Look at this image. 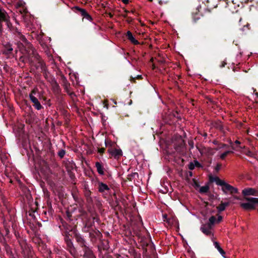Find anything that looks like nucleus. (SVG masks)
I'll return each mask as SVG.
<instances>
[{
    "label": "nucleus",
    "mask_w": 258,
    "mask_h": 258,
    "mask_svg": "<svg viewBox=\"0 0 258 258\" xmlns=\"http://www.w3.org/2000/svg\"><path fill=\"white\" fill-rule=\"evenodd\" d=\"M207 223L213 228L214 225L217 223L216 217L214 216L210 217Z\"/></svg>",
    "instance_id": "2eb2a0df"
},
{
    "label": "nucleus",
    "mask_w": 258,
    "mask_h": 258,
    "mask_svg": "<svg viewBox=\"0 0 258 258\" xmlns=\"http://www.w3.org/2000/svg\"><path fill=\"white\" fill-rule=\"evenodd\" d=\"M256 190L252 188H245L242 190V194L244 196L256 195Z\"/></svg>",
    "instance_id": "9d476101"
},
{
    "label": "nucleus",
    "mask_w": 258,
    "mask_h": 258,
    "mask_svg": "<svg viewBox=\"0 0 258 258\" xmlns=\"http://www.w3.org/2000/svg\"><path fill=\"white\" fill-rule=\"evenodd\" d=\"M230 153H233L232 151H229V150H227V151H226L225 152H224V153H222L220 155V158L221 159H224L227 156V155Z\"/></svg>",
    "instance_id": "6ab92c4d"
},
{
    "label": "nucleus",
    "mask_w": 258,
    "mask_h": 258,
    "mask_svg": "<svg viewBox=\"0 0 258 258\" xmlns=\"http://www.w3.org/2000/svg\"><path fill=\"white\" fill-rule=\"evenodd\" d=\"M207 150L208 152H209L210 151H211V149H210V148H208V149H207Z\"/></svg>",
    "instance_id": "a18cd8bd"
},
{
    "label": "nucleus",
    "mask_w": 258,
    "mask_h": 258,
    "mask_svg": "<svg viewBox=\"0 0 258 258\" xmlns=\"http://www.w3.org/2000/svg\"><path fill=\"white\" fill-rule=\"evenodd\" d=\"M28 214H29V216L27 215V222L30 223V226L31 227V225L30 220H31V213L30 211H29Z\"/></svg>",
    "instance_id": "5701e85b"
},
{
    "label": "nucleus",
    "mask_w": 258,
    "mask_h": 258,
    "mask_svg": "<svg viewBox=\"0 0 258 258\" xmlns=\"http://www.w3.org/2000/svg\"><path fill=\"white\" fill-rule=\"evenodd\" d=\"M241 20H242V19H241V18H240L239 20V22H241Z\"/></svg>",
    "instance_id": "49530a36"
},
{
    "label": "nucleus",
    "mask_w": 258,
    "mask_h": 258,
    "mask_svg": "<svg viewBox=\"0 0 258 258\" xmlns=\"http://www.w3.org/2000/svg\"><path fill=\"white\" fill-rule=\"evenodd\" d=\"M33 105L37 110H40L42 108V105L38 99L34 97H33Z\"/></svg>",
    "instance_id": "4468645a"
},
{
    "label": "nucleus",
    "mask_w": 258,
    "mask_h": 258,
    "mask_svg": "<svg viewBox=\"0 0 258 258\" xmlns=\"http://www.w3.org/2000/svg\"><path fill=\"white\" fill-rule=\"evenodd\" d=\"M214 181L216 182L218 185L221 186L222 187L224 185L225 182L224 180L220 179L219 177H215L214 179Z\"/></svg>",
    "instance_id": "dca6fc26"
},
{
    "label": "nucleus",
    "mask_w": 258,
    "mask_h": 258,
    "mask_svg": "<svg viewBox=\"0 0 258 258\" xmlns=\"http://www.w3.org/2000/svg\"><path fill=\"white\" fill-rule=\"evenodd\" d=\"M238 148H239L240 149H243L244 148V146L243 147H242V146H238Z\"/></svg>",
    "instance_id": "79ce46f5"
},
{
    "label": "nucleus",
    "mask_w": 258,
    "mask_h": 258,
    "mask_svg": "<svg viewBox=\"0 0 258 258\" xmlns=\"http://www.w3.org/2000/svg\"><path fill=\"white\" fill-rule=\"evenodd\" d=\"M222 190L225 194H227V192H230V194H236L238 192V189L231 186V185L225 183L224 185L222 187Z\"/></svg>",
    "instance_id": "39448f33"
},
{
    "label": "nucleus",
    "mask_w": 258,
    "mask_h": 258,
    "mask_svg": "<svg viewBox=\"0 0 258 258\" xmlns=\"http://www.w3.org/2000/svg\"><path fill=\"white\" fill-rule=\"evenodd\" d=\"M213 227L208 223L202 224L201 226L200 230L206 235H213L212 232Z\"/></svg>",
    "instance_id": "20e7f679"
},
{
    "label": "nucleus",
    "mask_w": 258,
    "mask_h": 258,
    "mask_svg": "<svg viewBox=\"0 0 258 258\" xmlns=\"http://www.w3.org/2000/svg\"><path fill=\"white\" fill-rule=\"evenodd\" d=\"M74 9L79 11L82 16H84L86 14V13H87L85 9L80 8L77 6H75Z\"/></svg>",
    "instance_id": "a211bd4d"
},
{
    "label": "nucleus",
    "mask_w": 258,
    "mask_h": 258,
    "mask_svg": "<svg viewBox=\"0 0 258 258\" xmlns=\"http://www.w3.org/2000/svg\"><path fill=\"white\" fill-rule=\"evenodd\" d=\"M104 151H105V149L104 148H101L98 149V152L100 154H102V153H103L104 152Z\"/></svg>",
    "instance_id": "c85d7f7f"
},
{
    "label": "nucleus",
    "mask_w": 258,
    "mask_h": 258,
    "mask_svg": "<svg viewBox=\"0 0 258 258\" xmlns=\"http://www.w3.org/2000/svg\"><path fill=\"white\" fill-rule=\"evenodd\" d=\"M8 50H9V51H12V50H13V48H9Z\"/></svg>",
    "instance_id": "a19ab883"
},
{
    "label": "nucleus",
    "mask_w": 258,
    "mask_h": 258,
    "mask_svg": "<svg viewBox=\"0 0 258 258\" xmlns=\"http://www.w3.org/2000/svg\"><path fill=\"white\" fill-rule=\"evenodd\" d=\"M126 36L127 37V39L134 44H139V41L136 39V38L133 36V34L131 31H128L126 32Z\"/></svg>",
    "instance_id": "9b49d317"
},
{
    "label": "nucleus",
    "mask_w": 258,
    "mask_h": 258,
    "mask_svg": "<svg viewBox=\"0 0 258 258\" xmlns=\"http://www.w3.org/2000/svg\"><path fill=\"white\" fill-rule=\"evenodd\" d=\"M84 258H95L92 251L88 247H85L84 248Z\"/></svg>",
    "instance_id": "1a4fd4ad"
},
{
    "label": "nucleus",
    "mask_w": 258,
    "mask_h": 258,
    "mask_svg": "<svg viewBox=\"0 0 258 258\" xmlns=\"http://www.w3.org/2000/svg\"><path fill=\"white\" fill-rule=\"evenodd\" d=\"M229 205V202L221 203L220 205L217 207V210L219 212H222L225 210L226 207Z\"/></svg>",
    "instance_id": "ddd939ff"
},
{
    "label": "nucleus",
    "mask_w": 258,
    "mask_h": 258,
    "mask_svg": "<svg viewBox=\"0 0 258 258\" xmlns=\"http://www.w3.org/2000/svg\"><path fill=\"white\" fill-rule=\"evenodd\" d=\"M109 189V187L106 184L102 182H98V190L99 192L104 194V193L106 191H108Z\"/></svg>",
    "instance_id": "0eeeda50"
},
{
    "label": "nucleus",
    "mask_w": 258,
    "mask_h": 258,
    "mask_svg": "<svg viewBox=\"0 0 258 258\" xmlns=\"http://www.w3.org/2000/svg\"><path fill=\"white\" fill-rule=\"evenodd\" d=\"M66 151L64 150L61 149L58 152V155L60 158H62L65 155Z\"/></svg>",
    "instance_id": "aec40b11"
},
{
    "label": "nucleus",
    "mask_w": 258,
    "mask_h": 258,
    "mask_svg": "<svg viewBox=\"0 0 258 258\" xmlns=\"http://www.w3.org/2000/svg\"><path fill=\"white\" fill-rule=\"evenodd\" d=\"M218 251L219 252V253L221 254V255L224 257V258H227L226 256H225V251L223 250V249L222 248H221L220 249L218 250Z\"/></svg>",
    "instance_id": "4be33fe9"
},
{
    "label": "nucleus",
    "mask_w": 258,
    "mask_h": 258,
    "mask_svg": "<svg viewBox=\"0 0 258 258\" xmlns=\"http://www.w3.org/2000/svg\"><path fill=\"white\" fill-rule=\"evenodd\" d=\"M104 107H105L107 109H108V106L106 104L104 105Z\"/></svg>",
    "instance_id": "c03bdc74"
},
{
    "label": "nucleus",
    "mask_w": 258,
    "mask_h": 258,
    "mask_svg": "<svg viewBox=\"0 0 258 258\" xmlns=\"http://www.w3.org/2000/svg\"><path fill=\"white\" fill-rule=\"evenodd\" d=\"M218 251L219 252V253L221 254V255L224 257V258H227L226 256H225V251L223 250V249L222 248H221L220 249L218 250Z\"/></svg>",
    "instance_id": "412c9836"
},
{
    "label": "nucleus",
    "mask_w": 258,
    "mask_h": 258,
    "mask_svg": "<svg viewBox=\"0 0 258 258\" xmlns=\"http://www.w3.org/2000/svg\"><path fill=\"white\" fill-rule=\"evenodd\" d=\"M29 97L31 100H32V91L29 94Z\"/></svg>",
    "instance_id": "e433bc0d"
},
{
    "label": "nucleus",
    "mask_w": 258,
    "mask_h": 258,
    "mask_svg": "<svg viewBox=\"0 0 258 258\" xmlns=\"http://www.w3.org/2000/svg\"><path fill=\"white\" fill-rule=\"evenodd\" d=\"M221 165L220 164H217L215 167V169L216 171H219L220 168H221Z\"/></svg>",
    "instance_id": "7c9ffc66"
},
{
    "label": "nucleus",
    "mask_w": 258,
    "mask_h": 258,
    "mask_svg": "<svg viewBox=\"0 0 258 258\" xmlns=\"http://www.w3.org/2000/svg\"><path fill=\"white\" fill-rule=\"evenodd\" d=\"M214 245L215 246V247L217 249V250H219L220 249L221 247H220L219 243L217 241H214Z\"/></svg>",
    "instance_id": "393cba45"
},
{
    "label": "nucleus",
    "mask_w": 258,
    "mask_h": 258,
    "mask_svg": "<svg viewBox=\"0 0 258 258\" xmlns=\"http://www.w3.org/2000/svg\"><path fill=\"white\" fill-rule=\"evenodd\" d=\"M41 36L38 35L37 37V39L38 41H39L40 43L41 44V45H43V42H42V40L41 39Z\"/></svg>",
    "instance_id": "2f4dec72"
},
{
    "label": "nucleus",
    "mask_w": 258,
    "mask_h": 258,
    "mask_svg": "<svg viewBox=\"0 0 258 258\" xmlns=\"http://www.w3.org/2000/svg\"><path fill=\"white\" fill-rule=\"evenodd\" d=\"M35 62V66L38 72H42L46 75V67L43 60L40 56L33 51V63Z\"/></svg>",
    "instance_id": "f257e3e1"
},
{
    "label": "nucleus",
    "mask_w": 258,
    "mask_h": 258,
    "mask_svg": "<svg viewBox=\"0 0 258 258\" xmlns=\"http://www.w3.org/2000/svg\"><path fill=\"white\" fill-rule=\"evenodd\" d=\"M194 163L195 165V167L200 166V163L197 161H195Z\"/></svg>",
    "instance_id": "473e14b6"
},
{
    "label": "nucleus",
    "mask_w": 258,
    "mask_h": 258,
    "mask_svg": "<svg viewBox=\"0 0 258 258\" xmlns=\"http://www.w3.org/2000/svg\"><path fill=\"white\" fill-rule=\"evenodd\" d=\"M230 144L233 150H236V148L233 146V144L231 141H230Z\"/></svg>",
    "instance_id": "72a5a7b5"
},
{
    "label": "nucleus",
    "mask_w": 258,
    "mask_h": 258,
    "mask_svg": "<svg viewBox=\"0 0 258 258\" xmlns=\"http://www.w3.org/2000/svg\"><path fill=\"white\" fill-rule=\"evenodd\" d=\"M108 152L115 158H118L122 155V152L120 149H110Z\"/></svg>",
    "instance_id": "423d86ee"
},
{
    "label": "nucleus",
    "mask_w": 258,
    "mask_h": 258,
    "mask_svg": "<svg viewBox=\"0 0 258 258\" xmlns=\"http://www.w3.org/2000/svg\"><path fill=\"white\" fill-rule=\"evenodd\" d=\"M246 154L249 156H252L253 155L252 152H251L250 151H248Z\"/></svg>",
    "instance_id": "f704fd0d"
},
{
    "label": "nucleus",
    "mask_w": 258,
    "mask_h": 258,
    "mask_svg": "<svg viewBox=\"0 0 258 258\" xmlns=\"http://www.w3.org/2000/svg\"><path fill=\"white\" fill-rule=\"evenodd\" d=\"M209 187L208 185L203 186L200 188V192L201 193H206L208 191Z\"/></svg>",
    "instance_id": "f3484780"
},
{
    "label": "nucleus",
    "mask_w": 258,
    "mask_h": 258,
    "mask_svg": "<svg viewBox=\"0 0 258 258\" xmlns=\"http://www.w3.org/2000/svg\"><path fill=\"white\" fill-rule=\"evenodd\" d=\"M122 2L124 3V4H127L129 2V0H122Z\"/></svg>",
    "instance_id": "c9c22d12"
},
{
    "label": "nucleus",
    "mask_w": 258,
    "mask_h": 258,
    "mask_svg": "<svg viewBox=\"0 0 258 258\" xmlns=\"http://www.w3.org/2000/svg\"><path fill=\"white\" fill-rule=\"evenodd\" d=\"M235 143L236 144H237V145H239V144H240V142L239 141H238V140H236V141H235Z\"/></svg>",
    "instance_id": "4c0bfd02"
},
{
    "label": "nucleus",
    "mask_w": 258,
    "mask_h": 258,
    "mask_svg": "<svg viewBox=\"0 0 258 258\" xmlns=\"http://www.w3.org/2000/svg\"><path fill=\"white\" fill-rule=\"evenodd\" d=\"M199 151H200V152H201V153L202 154L204 153V150H202V151H201V150H199Z\"/></svg>",
    "instance_id": "ea45409f"
},
{
    "label": "nucleus",
    "mask_w": 258,
    "mask_h": 258,
    "mask_svg": "<svg viewBox=\"0 0 258 258\" xmlns=\"http://www.w3.org/2000/svg\"><path fill=\"white\" fill-rule=\"evenodd\" d=\"M189 145L191 147V148H194V143H189Z\"/></svg>",
    "instance_id": "58836bf2"
},
{
    "label": "nucleus",
    "mask_w": 258,
    "mask_h": 258,
    "mask_svg": "<svg viewBox=\"0 0 258 258\" xmlns=\"http://www.w3.org/2000/svg\"><path fill=\"white\" fill-rule=\"evenodd\" d=\"M3 21L6 22L8 25L9 17L5 10L0 8V32H2L3 30V25L2 24Z\"/></svg>",
    "instance_id": "7ed1b4c3"
},
{
    "label": "nucleus",
    "mask_w": 258,
    "mask_h": 258,
    "mask_svg": "<svg viewBox=\"0 0 258 258\" xmlns=\"http://www.w3.org/2000/svg\"><path fill=\"white\" fill-rule=\"evenodd\" d=\"M195 165L194 164V163L192 162L190 163V164H189V166H188L189 169L190 170H192L195 168Z\"/></svg>",
    "instance_id": "bb28decb"
},
{
    "label": "nucleus",
    "mask_w": 258,
    "mask_h": 258,
    "mask_svg": "<svg viewBox=\"0 0 258 258\" xmlns=\"http://www.w3.org/2000/svg\"><path fill=\"white\" fill-rule=\"evenodd\" d=\"M70 95L72 96V95H74V94L73 93H71Z\"/></svg>",
    "instance_id": "de8ad7c7"
},
{
    "label": "nucleus",
    "mask_w": 258,
    "mask_h": 258,
    "mask_svg": "<svg viewBox=\"0 0 258 258\" xmlns=\"http://www.w3.org/2000/svg\"><path fill=\"white\" fill-rule=\"evenodd\" d=\"M247 202L241 203L240 206L245 210L254 209L256 205H258V198H245L244 199Z\"/></svg>",
    "instance_id": "f03ea898"
},
{
    "label": "nucleus",
    "mask_w": 258,
    "mask_h": 258,
    "mask_svg": "<svg viewBox=\"0 0 258 258\" xmlns=\"http://www.w3.org/2000/svg\"><path fill=\"white\" fill-rule=\"evenodd\" d=\"M83 17L89 21H91L92 20L91 16L88 13H86V14Z\"/></svg>",
    "instance_id": "b1692460"
},
{
    "label": "nucleus",
    "mask_w": 258,
    "mask_h": 258,
    "mask_svg": "<svg viewBox=\"0 0 258 258\" xmlns=\"http://www.w3.org/2000/svg\"><path fill=\"white\" fill-rule=\"evenodd\" d=\"M105 146L106 147H110V146H111V142L107 140H105Z\"/></svg>",
    "instance_id": "cd10ccee"
},
{
    "label": "nucleus",
    "mask_w": 258,
    "mask_h": 258,
    "mask_svg": "<svg viewBox=\"0 0 258 258\" xmlns=\"http://www.w3.org/2000/svg\"><path fill=\"white\" fill-rule=\"evenodd\" d=\"M150 1H152V0H150Z\"/></svg>",
    "instance_id": "09e8293b"
},
{
    "label": "nucleus",
    "mask_w": 258,
    "mask_h": 258,
    "mask_svg": "<svg viewBox=\"0 0 258 258\" xmlns=\"http://www.w3.org/2000/svg\"><path fill=\"white\" fill-rule=\"evenodd\" d=\"M50 83L52 87V89L54 93H58L60 91V88L58 84L55 80L54 78H50Z\"/></svg>",
    "instance_id": "6e6552de"
},
{
    "label": "nucleus",
    "mask_w": 258,
    "mask_h": 258,
    "mask_svg": "<svg viewBox=\"0 0 258 258\" xmlns=\"http://www.w3.org/2000/svg\"><path fill=\"white\" fill-rule=\"evenodd\" d=\"M222 220V217L220 215L218 216L217 219H216L217 223H219Z\"/></svg>",
    "instance_id": "c756f323"
},
{
    "label": "nucleus",
    "mask_w": 258,
    "mask_h": 258,
    "mask_svg": "<svg viewBox=\"0 0 258 258\" xmlns=\"http://www.w3.org/2000/svg\"><path fill=\"white\" fill-rule=\"evenodd\" d=\"M95 167H96L98 173L100 175H103L104 174V169L102 164L100 162H96Z\"/></svg>",
    "instance_id": "f8f14e48"
},
{
    "label": "nucleus",
    "mask_w": 258,
    "mask_h": 258,
    "mask_svg": "<svg viewBox=\"0 0 258 258\" xmlns=\"http://www.w3.org/2000/svg\"><path fill=\"white\" fill-rule=\"evenodd\" d=\"M163 218H165V219L166 218H167V215H163Z\"/></svg>",
    "instance_id": "37998d69"
},
{
    "label": "nucleus",
    "mask_w": 258,
    "mask_h": 258,
    "mask_svg": "<svg viewBox=\"0 0 258 258\" xmlns=\"http://www.w3.org/2000/svg\"><path fill=\"white\" fill-rule=\"evenodd\" d=\"M227 147V145L224 144H221L219 145V146L217 148V150H219L221 149H224Z\"/></svg>",
    "instance_id": "a878e982"
}]
</instances>
